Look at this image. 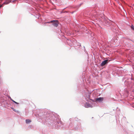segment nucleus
Masks as SVG:
<instances>
[{"instance_id": "nucleus-1", "label": "nucleus", "mask_w": 134, "mask_h": 134, "mask_svg": "<svg viewBox=\"0 0 134 134\" xmlns=\"http://www.w3.org/2000/svg\"><path fill=\"white\" fill-rule=\"evenodd\" d=\"M41 119L43 122L44 123V122L46 121V120H50L51 121H53V122L55 125H57L58 126H59L62 128H63L64 127V125L62 122L60 121L59 118H56L54 115L50 114L49 115V117L48 116L46 117L44 115L42 116L41 117Z\"/></svg>"}, {"instance_id": "nucleus-2", "label": "nucleus", "mask_w": 134, "mask_h": 134, "mask_svg": "<svg viewBox=\"0 0 134 134\" xmlns=\"http://www.w3.org/2000/svg\"><path fill=\"white\" fill-rule=\"evenodd\" d=\"M100 17L102 18V21L103 22L104 24H105V25L108 26L110 25L111 21L110 20H108L103 14H102Z\"/></svg>"}, {"instance_id": "nucleus-3", "label": "nucleus", "mask_w": 134, "mask_h": 134, "mask_svg": "<svg viewBox=\"0 0 134 134\" xmlns=\"http://www.w3.org/2000/svg\"><path fill=\"white\" fill-rule=\"evenodd\" d=\"M95 103H86L84 104V106L85 107L88 108L89 107H93L95 106Z\"/></svg>"}, {"instance_id": "nucleus-4", "label": "nucleus", "mask_w": 134, "mask_h": 134, "mask_svg": "<svg viewBox=\"0 0 134 134\" xmlns=\"http://www.w3.org/2000/svg\"><path fill=\"white\" fill-rule=\"evenodd\" d=\"M0 102L1 104L5 106L7 104V103L5 100L4 99V98H3L2 96L0 95Z\"/></svg>"}, {"instance_id": "nucleus-5", "label": "nucleus", "mask_w": 134, "mask_h": 134, "mask_svg": "<svg viewBox=\"0 0 134 134\" xmlns=\"http://www.w3.org/2000/svg\"><path fill=\"white\" fill-rule=\"evenodd\" d=\"M51 23H53V25L55 27H57L58 25V21L57 20H51Z\"/></svg>"}, {"instance_id": "nucleus-6", "label": "nucleus", "mask_w": 134, "mask_h": 134, "mask_svg": "<svg viewBox=\"0 0 134 134\" xmlns=\"http://www.w3.org/2000/svg\"><path fill=\"white\" fill-rule=\"evenodd\" d=\"M109 61V60L108 59L106 60L103 61L101 64V66H103L105 65V64H107Z\"/></svg>"}, {"instance_id": "nucleus-7", "label": "nucleus", "mask_w": 134, "mask_h": 134, "mask_svg": "<svg viewBox=\"0 0 134 134\" xmlns=\"http://www.w3.org/2000/svg\"><path fill=\"white\" fill-rule=\"evenodd\" d=\"M12 2V0H5V2L3 4L0 5V8L3 6V4H8L10 2Z\"/></svg>"}, {"instance_id": "nucleus-8", "label": "nucleus", "mask_w": 134, "mask_h": 134, "mask_svg": "<svg viewBox=\"0 0 134 134\" xmlns=\"http://www.w3.org/2000/svg\"><path fill=\"white\" fill-rule=\"evenodd\" d=\"M104 98L103 97H99V98H97L96 100L97 101H98L99 102H100L102 101L103 100Z\"/></svg>"}, {"instance_id": "nucleus-9", "label": "nucleus", "mask_w": 134, "mask_h": 134, "mask_svg": "<svg viewBox=\"0 0 134 134\" xmlns=\"http://www.w3.org/2000/svg\"><path fill=\"white\" fill-rule=\"evenodd\" d=\"M90 94L89 93H88L86 96L85 99L87 101V100L90 99Z\"/></svg>"}, {"instance_id": "nucleus-10", "label": "nucleus", "mask_w": 134, "mask_h": 134, "mask_svg": "<svg viewBox=\"0 0 134 134\" xmlns=\"http://www.w3.org/2000/svg\"><path fill=\"white\" fill-rule=\"evenodd\" d=\"M25 121L26 123L27 124L31 122V121L29 119H26Z\"/></svg>"}, {"instance_id": "nucleus-11", "label": "nucleus", "mask_w": 134, "mask_h": 134, "mask_svg": "<svg viewBox=\"0 0 134 134\" xmlns=\"http://www.w3.org/2000/svg\"><path fill=\"white\" fill-rule=\"evenodd\" d=\"M12 109L13 110V111L16 112L17 113H19V111H18L14 109V108H12Z\"/></svg>"}, {"instance_id": "nucleus-12", "label": "nucleus", "mask_w": 134, "mask_h": 134, "mask_svg": "<svg viewBox=\"0 0 134 134\" xmlns=\"http://www.w3.org/2000/svg\"><path fill=\"white\" fill-rule=\"evenodd\" d=\"M11 100H12L13 102H14V103H15L16 104H19L18 103L16 102L15 101H14L12 99H11Z\"/></svg>"}, {"instance_id": "nucleus-13", "label": "nucleus", "mask_w": 134, "mask_h": 134, "mask_svg": "<svg viewBox=\"0 0 134 134\" xmlns=\"http://www.w3.org/2000/svg\"><path fill=\"white\" fill-rule=\"evenodd\" d=\"M131 29L134 31V26L132 25L131 26Z\"/></svg>"}, {"instance_id": "nucleus-14", "label": "nucleus", "mask_w": 134, "mask_h": 134, "mask_svg": "<svg viewBox=\"0 0 134 134\" xmlns=\"http://www.w3.org/2000/svg\"><path fill=\"white\" fill-rule=\"evenodd\" d=\"M47 23H51V21H50V22H47Z\"/></svg>"}, {"instance_id": "nucleus-15", "label": "nucleus", "mask_w": 134, "mask_h": 134, "mask_svg": "<svg viewBox=\"0 0 134 134\" xmlns=\"http://www.w3.org/2000/svg\"><path fill=\"white\" fill-rule=\"evenodd\" d=\"M14 2H15V1H12V2L13 3Z\"/></svg>"}, {"instance_id": "nucleus-16", "label": "nucleus", "mask_w": 134, "mask_h": 134, "mask_svg": "<svg viewBox=\"0 0 134 134\" xmlns=\"http://www.w3.org/2000/svg\"><path fill=\"white\" fill-rule=\"evenodd\" d=\"M10 99H11H11H12L10 97Z\"/></svg>"}, {"instance_id": "nucleus-17", "label": "nucleus", "mask_w": 134, "mask_h": 134, "mask_svg": "<svg viewBox=\"0 0 134 134\" xmlns=\"http://www.w3.org/2000/svg\"><path fill=\"white\" fill-rule=\"evenodd\" d=\"M82 4H80V6Z\"/></svg>"}]
</instances>
